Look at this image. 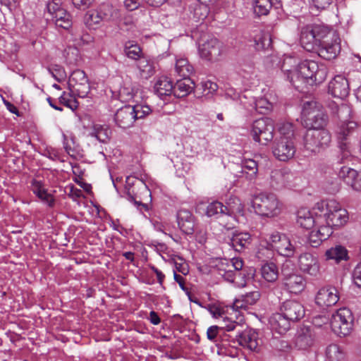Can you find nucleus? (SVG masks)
<instances>
[{
	"instance_id": "1",
	"label": "nucleus",
	"mask_w": 361,
	"mask_h": 361,
	"mask_svg": "<svg viewBox=\"0 0 361 361\" xmlns=\"http://www.w3.org/2000/svg\"><path fill=\"white\" fill-rule=\"evenodd\" d=\"M313 212L320 216L322 224L329 226L331 231L343 226L349 219L348 211L334 199L317 202L313 207Z\"/></svg>"
},
{
	"instance_id": "2",
	"label": "nucleus",
	"mask_w": 361,
	"mask_h": 361,
	"mask_svg": "<svg viewBox=\"0 0 361 361\" xmlns=\"http://www.w3.org/2000/svg\"><path fill=\"white\" fill-rule=\"evenodd\" d=\"M327 74L328 68L325 64L307 59L298 64L295 80L300 86L302 82L313 86L322 83Z\"/></svg>"
},
{
	"instance_id": "3",
	"label": "nucleus",
	"mask_w": 361,
	"mask_h": 361,
	"mask_svg": "<svg viewBox=\"0 0 361 361\" xmlns=\"http://www.w3.org/2000/svg\"><path fill=\"white\" fill-rule=\"evenodd\" d=\"M252 207L257 214L267 218L279 216L283 209V204L276 195L267 192L255 196Z\"/></svg>"
},
{
	"instance_id": "4",
	"label": "nucleus",
	"mask_w": 361,
	"mask_h": 361,
	"mask_svg": "<svg viewBox=\"0 0 361 361\" xmlns=\"http://www.w3.org/2000/svg\"><path fill=\"white\" fill-rule=\"evenodd\" d=\"M302 120L306 128L324 129L328 122V116L319 103L312 100L303 104Z\"/></svg>"
},
{
	"instance_id": "5",
	"label": "nucleus",
	"mask_w": 361,
	"mask_h": 361,
	"mask_svg": "<svg viewBox=\"0 0 361 361\" xmlns=\"http://www.w3.org/2000/svg\"><path fill=\"white\" fill-rule=\"evenodd\" d=\"M331 140V134L326 129H308L303 138V145L307 152L316 154L327 148Z\"/></svg>"
},
{
	"instance_id": "6",
	"label": "nucleus",
	"mask_w": 361,
	"mask_h": 361,
	"mask_svg": "<svg viewBox=\"0 0 361 361\" xmlns=\"http://www.w3.org/2000/svg\"><path fill=\"white\" fill-rule=\"evenodd\" d=\"M330 324L332 331L340 337L349 335L354 326V317L347 307L338 309L332 314Z\"/></svg>"
},
{
	"instance_id": "7",
	"label": "nucleus",
	"mask_w": 361,
	"mask_h": 361,
	"mask_svg": "<svg viewBox=\"0 0 361 361\" xmlns=\"http://www.w3.org/2000/svg\"><path fill=\"white\" fill-rule=\"evenodd\" d=\"M315 52L326 60L335 59L341 51V39L338 33L327 28Z\"/></svg>"
},
{
	"instance_id": "8",
	"label": "nucleus",
	"mask_w": 361,
	"mask_h": 361,
	"mask_svg": "<svg viewBox=\"0 0 361 361\" xmlns=\"http://www.w3.org/2000/svg\"><path fill=\"white\" fill-rule=\"evenodd\" d=\"M274 130V125L271 119L262 118L252 123L250 135L255 142L267 145L273 140Z\"/></svg>"
},
{
	"instance_id": "9",
	"label": "nucleus",
	"mask_w": 361,
	"mask_h": 361,
	"mask_svg": "<svg viewBox=\"0 0 361 361\" xmlns=\"http://www.w3.org/2000/svg\"><path fill=\"white\" fill-rule=\"evenodd\" d=\"M327 28L322 25H308L303 27L300 39L301 46L307 51L315 52L323 36L326 33Z\"/></svg>"
},
{
	"instance_id": "10",
	"label": "nucleus",
	"mask_w": 361,
	"mask_h": 361,
	"mask_svg": "<svg viewBox=\"0 0 361 361\" xmlns=\"http://www.w3.org/2000/svg\"><path fill=\"white\" fill-rule=\"evenodd\" d=\"M68 84L71 93L74 97L84 98L90 92V86L88 78L85 73L80 69H76L72 72Z\"/></svg>"
},
{
	"instance_id": "11",
	"label": "nucleus",
	"mask_w": 361,
	"mask_h": 361,
	"mask_svg": "<svg viewBox=\"0 0 361 361\" xmlns=\"http://www.w3.org/2000/svg\"><path fill=\"white\" fill-rule=\"evenodd\" d=\"M243 267V261L239 257H233L231 259H219L215 264L218 274L228 282L234 281L236 273L240 271Z\"/></svg>"
},
{
	"instance_id": "12",
	"label": "nucleus",
	"mask_w": 361,
	"mask_h": 361,
	"mask_svg": "<svg viewBox=\"0 0 361 361\" xmlns=\"http://www.w3.org/2000/svg\"><path fill=\"white\" fill-rule=\"evenodd\" d=\"M268 240L269 245L280 255L287 257L293 256L295 247L285 234L276 231H273L269 235Z\"/></svg>"
},
{
	"instance_id": "13",
	"label": "nucleus",
	"mask_w": 361,
	"mask_h": 361,
	"mask_svg": "<svg viewBox=\"0 0 361 361\" xmlns=\"http://www.w3.org/2000/svg\"><path fill=\"white\" fill-rule=\"evenodd\" d=\"M271 149L274 156L281 161L291 159L296 152L295 141L280 138L275 139Z\"/></svg>"
},
{
	"instance_id": "14",
	"label": "nucleus",
	"mask_w": 361,
	"mask_h": 361,
	"mask_svg": "<svg viewBox=\"0 0 361 361\" xmlns=\"http://www.w3.org/2000/svg\"><path fill=\"white\" fill-rule=\"evenodd\" d=\"M337 115L340 119L338 125L337 133L339 135V139L345 140L347 136L356 128L355 122L350 121V109L346 104H342L338 106Z\"/></svg>"
},
{
	"instance_id": "15",
	"label": "nucleus",
	"mask_w": 361,
	"mask_h": 361,
	"mask_svg": "<svg viewBox=\"0 0 361 361\" xmlns=\"http://www.w3.org/2000/svg\"><path fill=\"white\" fill-rule=\"evenodd\" d=\"M298 265L302 273L310 276L318 277L321 274L318 258L310 252H304L298 257Z\"/></svg>"
},
{
	"instance_id": "16",
	"label": "nucleus",
	"mask_w": 361,
	"mask_h": 361,
	"mask_svg": "<svg viewBox=\"0 0 361 361\" xmlns=\"http://www.w3.org/2000/svg\"><path fill=\"white\" fill-rule=\"evenodd\" d=\"M307 281L304 276L297 272L283 274V287L287 292L298 295L306 288Z\"/></svg>"
},
{
	"instance_id": "17",
	"label": "nucleus",
	"mask_w": 361,
	"mask_h": 361,
	"mask_svg": "<svg viewBox=\"0 0 361 361\" xmlns=\"http://www.w3.org/2000/svg\"><path fill=\"white\" fill-rule=\"evenodd\" d=\"M338 300V291L336 288L331 286L321 288L315 296V303L323 309L335 305Z\"/></svg>"
},
{
	"instance_id": "18",
	"label": "nucleus",
	"mask_w": 361,
	"mask_h": 361,
	"mask_svg": "<svg viewBox=\"0 0 361 361\" xmlns=\"http://www.w3.org/2000/svg\"><path fill=\"white\" fill-rule=\"evenodd\" d=\"M200 56L207 61L217 60L222 53V44L214 37H212L199 46Z\"/></svg>"
},
{
	"instance_id": "19",
	"label": "nucleus",
	"mask_w": 361,
	"mask_h": 361,
	"mask_svg": "<svg viewBox=\"0 0 361 361\" xmlns=\"http://www.w3.org/2000/svg\"><path fill=\"white\" fill-rule=\"evenodd\" d=\"M281 313L290 322H296L305 315L303 305L295 300H287L281 306Z\"/></svg>"
},
{
	"instance_id": "20",
	"label": "nucleus",
	"mask_w": 361,
	"mask_h": 361,
	"mask_svg": "<svg viewBox=\"0 0 361 361\" xmlns=\"http://www.w3.org/2000/svg\"><path fill=\"white\" fill-rule=\"evenodd\" d=\"M338 176L353 190L361 192V170L357 171L348 166H343Z\"/></svg>"
},
{
	"instance_id": "21",
	"label": "nucleus",
	"mask_w": 361,
	"mask_h": 361,
	"mask_svg": "<svg viewBox=\"0 0 361 361\" xmlns=\"http://www.w3.org/2000/svg\"><path fill=\"white\" fill-rule=\"evenodd\" d=\"M328 90L334 97L344 99L350 90L348 81L344 76L337 75L329 82Z\"/></svg>"
},
{
	"instance_id": "22",
	"label": "nucleus",
	"mask_w": 361,
	"mask_h": 361,
	"mask_svg": "<svg viewBox=\"0 0 361 361\" xmlns=\"http://www.w3.org/2000/svg\"><path fill=\"white\" fill-rule=\"evenodd\" d=\"M114 120L120 128L132 127L135 121V105H126L119 109L115 114Z\"/></svg>"
},
{
	"instance_id": "23",
	"label": "nucleus",
	"mask_w": 361,
	"mask_h": 361,
	"mask_svg": "<svg viewBox=\"0 0 361 361\" xmlns=\"http://www.w3.org/2000/svg\"><path fill=\"white\" fill-rule=\"evenodd\" d=\"M137 51V77L147 80L155 73L154 62L144 56L140 48Z\"/></svg>"
},
{
	"instance_id": "24",
	"label": "nucleus",
	"mask_w": 361,
	"mask_h": 361,
	"mask_svg": "<svg viewBox=\"0 0 361 361\" xmlns=\"http://www.w3.org/2000/svg\"><path fill=\"white\" fill-rule=\"evenodd\" d=\"M296 221L300 227L305 229H310L322 224L320 216L314 214V216L312 212L307 208L298 209Z\"/></svg>"
},
{
	"instance_id": "25",
	"label": "nucleus",
	"mask_w": 361,
	"mask_h": 361,
	"mask_svg": "<svg viewBox=\"0 0 361 361\" xmlns=\"http://www.w3.org/2000/svg\"><path fill=\"white\" fill-rule=\"evenodd\" d=\"M300 63L297 58L291 56H286L281 65V70L287 75V78L295 89L300 90V85L296 79V69Z\"/></svg>"
},
{
	"instance_id": "26",
	"label": "nucleus",
	"mask_w": 361,
	"mask_h": 361,
	"mask_svg": "<svg viewBox=\"0 0 361 361\" xmlns=\"http://www.w3.org/2000/svg\"><path fill=\"white\" fill-rule=\"evenodd\" d=\"M333 233L329 226H324V224H321L314 227L310 232L309 235V243L313 247H319L321 243L327 240Z\"/></svg>"
},
{
	"instance_id": "27",
	"label": "nucleus",
	"mask_w": 361,
	"mask_h": 361,
	"mask_svg": "<svg viewBox=\"0 0 361 361\" xmlns=\"http://www.w3.org/2000/svg\"><path fill=\"white\" fill-rule=\"evenodd\" d=\"M292 174L286 169H274L271 173V185L276 190L282 189L289 185Z\"/></svg>"
},
{
	"instance_id": "28",
	"label": "nucleus",
	"mask_w": 361,
	"mask_h": 361,
	"mask_svg": "<svg viewBox=\"0 0 361 361\" xmlns=\"http://www.w3.org/2000/svg\"><path fill=\"white\" fill-rule=\"evenodd\" d=\"M260 298L258 291H253L236 298L233 304V309L236 311L248 310L250 307L255 305Z\"/></svg>"
},
{
	"instance_id": "29",
	"label": "nucleus",
	"mask_w": 361,
	"mask_h": 361,
	"mask_svg": "<svg viewBox=\"0 0 361 361\" xmlns=\"http://www.w3.org/2000/svg\"><path fill=\"white\" fill-rule=\"evenodd\" d=\"M177 221L180 229L185 234H192L194 231L195 220L192 213L187 209H180L177 214Z\"/></svg>"
},
{
	"instance_id": "30",
	"label": "nucleus",
	"mask_w": 361,
	"mask_h": 361,
	"mask_svg": "<svg viewBox=\"0 0 361 361\" xmlns=\"http://www.w3.org/2000/svg\"><path fill=\"white\" fill-rule=\"evenodd\" d=\"M269 322L271 330L279 334L286 333L290 327V321L282 313L273 314Z\"/></svg>"
},
{
	"instance_id": "31",
	"label": "nucleus",
	"mask_w": 361,
	"mask_h": 361,
	"mask_svg": "<svg viewBox=\"0 0 361 361\" xmlns=\"http://www.w3.org/2000/svg\"><path fill=\"white\" fill-rule=\"evenodd\" d=\"M224 207L226 209L225 210L226 215L234 216L235 219L244 216V205L241 200L235 196H231L226 200Z\"/></svg>"
},
{
	"instance_id": "32",
	"label": "nucleus",
	"mask_w": 361,
	"mask_h": 361,
	"mask_svg": "<svg viewBox=\"0 0 361 361\" xmlns=\"http://www.w3.org/2000/svg\"><path fill=\"white\" fill-rule=\"evenodd\" d=\"M154 89L160 98L170 96L173 92V81L167 76H161L157 79Z\"/></svg>"
},
{
	"instance_id": "33",
	"label": "nucleus",
	"mask_w": 361,
	"mask_h": 361,
	"mask_svg": "<svg viewBox=\"0 0 361 361\" xmlns=\"http://www.w3.org/2000/svg\"><path fill=\"white\" fill-rule=\"evenodd\" d=\"M238 341L240 345L255 350L259 345L258 334L253 329L245 330L240 335Z\"/></svg>"
},
{
	"instance_id": "34",
	"label": "nucleus",
	"mask_w": 361,
	"mask_h": 361,
	"mask_svg": "<svg viewBox=\"0 0 361 361\" xmlns=\"http://www.w3.org/2000/svg\"><path fill=\"white\" fill-rule=\"evenodd\" d=\"M324 257L326 261H333L338 264L341 261L348 259V250L345 247L336 245L326 250Z\"/></svg>"
},
{
	"instance_id": "35",
	"label": "nucleus",
	"mask_w": 361,
	"mask_h": 361,
	"mask_svg": "<svg viewBox=\"0 0 361 361\" xmlns=\"http://www.w3.org/2000/svg\"><path fill=\"white\" fill-rule=\"evenodd\" d=\"M194 88V83L190 77H183V79L177 80L173 85V92L175 97L180 98L190 94Z\"/></svg>"
},
{
	"instance_id": "36",
	"label": "nucleus",
	"mask_w": 361,
	"mask_h": 361,
	"mask_svg": "<svg viewBox=\"0 0 361 361\" xmlns=\"http://www.w3.org/2000/svg\"><path fill=\"white\" fill-rule=\"evenodd\" d=\"M231 242L235 251L241 252L251 244L252 238L249 233H235L231 239Z\"/></svg>"
},
{
	"instance_id": "37",
	"label": "nucleus",
	"mask_w": 361,
	"mask_h": 361,
	"mask_svg": "<svg viewBox=\"0 0 361 361\" xmlns=\"http://www.w3.org/2000/svg\"><path fill=\"white\" fill-rule=\"evenodd\" d=\"M235 326L236 322L233 321L225 326H211L207 330V338L214 343H217L218 338L222 336V333L224 330L227 331H233L235 329Z\"/></svg>"
},
{
	"instance_id": "38",
	"label": "nucleus",
	"mask_w": 361,
	"mask_h": 361,
	"mask_svg": "<svg viewBox=\"0 0 361 361\" xmlns=\"http://www.w3.org/2000/svg\"><path fill=\"white\" fill-rule=\"evenodd\" d=\"M279 4L278 0H254V12L257 16H266L272 6Z\"/></svg>"
},
{
	"instance_id": "39",
	"label": "nucleus",
	"mask_w": 361,
	"mask_h": 361,
	"mask_svg": "<svg viewBox=\"0 0 361 361\" xmlns=\"http://www.w3.org/2000/svg\"><path fill=\"white\" fill-rule=\"evenodd\" d=\"M261 275L267 282H275L279 277V269L276 264L268 262L261 267Z\"/></svg>"
},
{
	"instance_id": "40",
	"label": "nucleus",
	"mask_w": 361,
	"mask_h": 361,
	"mask_svg": "<svg viewBox=\"0 0 361 361\" xmlns=\"http://www.w3.org/2000/svg\"><path fill=\"white\" fill-rule=\"evenodd\" d=\"M326 357L329 361H343L345 353L342 347L336 343H331L326 347Z\"/></svg>"
},
{
	"instance_id": "41",
	"label": "nucleus",
	"mask_w": 361,
	"mask_h": 361,
	"mask_svg": "<svg viewBox=\"0 0 361 361\" xmlns=\"http://www.w3.org/2000/svg\"><path fill=\"white\" fill-rule=\"evenodd\" d=\"M52 20L54 21V23L57 27H62L66 30H68L72 26L71 16L64 8L63 10L58 11V13L52 17Z\"/></svg>"
},
{
	"instance_id": "42",
	"label": "nucleus",
	"mask_w": 361,
	"mask_h": 361,
	"mask_svg": "<svg viewBox=\"0 0 361 361\" xmlns=\"http://www.w3.org/2000/svg\"><path fill=\"white\" fill-rule=\"evenodd\" d=\"M33 192L44 202L52 207L54 204V198L48 193L46 190L42 188L41 183L37 180L32 182Z\"/></svg>"
},
{
	"instance_id": "43",
	"label": "nucleus",
	"mask_w": 361,
	"mask_h": 361,
	"mask_svg": "<svg viewBox=\"0 0 361 361\" xmlns=\"http://www.w3.org/2000/svg\"><path fill=\"white\" fill-rule=\"evenodd\" d=\"M241 166L242 173L245 174L247 179L252 180L256 178L258 172V165L254 159H244L242 161Z\"/></svg>"
},
{
	"instance_id": "44",
	"label": "nucleus",
	"mask_w": 361,
	"mask_h": 361,
	"mask_svg": "<svg viewBox=\"0 0 361 361\" xmlns=\"http://www.w3.org/2000/svg\"><path fill=\"white\" fill-rule=\"evenodd\" d=\"M194 68L187 59L180 58L176 60V71L180 77H190Z\"/></svg>"
},
{
	"instance_id": "45",
	"label": "nucleus",
	"mask_w": 361,
	"mask_h": 361,
	"mask_svg": "<svg viewBox=\"0 0 361 361\" xmlns=\"http://www.w3.org/2000/svg\"><path fill=\"white\" fill-rule=\"evenodd\" d=\"M141 182L142 185L139 190H142V193L145 195V198L141 199L140 201H137V209L148 212L149 209V204L152 202L151 192L149 189L147 188L146 185L142 181Z\"/></svg>"
},
{
	"instance_id": "46",
	"label": "nucleus",
	"mask_w": 361,
	"mask_h": 361,
	"mask_svg": "<svg viewBox=\"0 0 361 361\" xmlns=\"http://www.w3.org/2000/svg\"><path fill=\"white\" fill-rule=\"evenodd\" d=\"M111 130L107 126L95 125L92 135L94 136L99 142H106L109 140Z\"/></svg>"
},
{
	"instance_id": "47",
	"label": "nucleus",
	"mask_w": 361,
	"mask_h": 361,
	"mask_svg": "<svg viewBox=\"0 0 361 361\" xmlns=\"http://www.w3.org/2000/svg\"><path fill=\"white\" fill-rule=\"evenodd\" d=\"M255 49L258 51L264 50L271 45V35L268 32H261L255 37Z\"/></svg>"
},
{
	"instance_id": "48",
	"label": "nucleus",
	"mask_w": 361,
	"mask_h": 361,
	"mask_svg": "<svg viewBox=\"0 0 361 361\" xmlns=\"http://www.w3.org/2000/svg\"><path fill=\"white\" fill-rule=\"evenodd\" d=\"M314 342V337L310 331L307 329L299 334L295 340V345L300 349H306L310 347Z\"/></svg>"
},
{
	"instance_id": "49",
	"label": "nucleus",
	"mask_w": 361,
	"mask_h": 361,
	"mask_svg": "<svg viewBox=\"0 0 361 361\" xmlns=\"http://www.w3.org/2000/svg\"><path fill=\"white\" fill-rule=\"evenodd\" d=\"M102 21V18L99 16L98 10H90L84 16L85 24L90 29H94V26L99 25Z\"/></svg>"
},
{
	"instance_id": "50",
	"label": "nucleus",
	"mask_w": 361,
	"mask_h": 361,
	"mask_svg": "<svg viewBox=\"0 0 361 361\" xmlns=\"http://www.w3.org/2000/svg\"><path fill=\"white\" fill-rule=\"evenodd\" d=\"M224 204L219 201H214L209 203L206 207V215L212 217L218 214H225Z\"/></svg>"
},
{
	"instance_id": "51",
	"label": "nucleus",
	"mask_w": 361,
	"mask_h": 361,
	"mask_svg": "<svg viewBox=\"0 0 361 361\" xmlns=\"http://www.w3.org/2000/svg\"><path fill=\"white\" fill-rule=\"evenodd\" d=\"M135 176L130 175L126 177L124 187V192L128 196L130 201L135 204Z\"/></svg>"
},
{
	"instance_id": "52",
	"label": "nucleus",
	"mask_w": 361,
	"mask_h": 361,
	"mask_svg": "<svg viewBox=\"0 0 361 361\" xmlns=\"http://www.w3.org/2000/svg\"><path fill=\"white\" fill-rule=\"evenodd\" d=\"M209 7L204 3L195 5L193 11V18L196 21L204 20L209 13Z\"/></svg>"
},
{
	"instance_id": "53",
	"label": "nucleus",
	"mask_w": 361,
	"mask_h": 361,
	"mask_svg": "<svg viewBox=\"0 0 361 361\" xmlns=\"http://www.w3.org/2000/svg\"><path fill=\"white\" fill-rule=\"evenodd\" d=\"M280 139L292 140L295 141V130L292 123H285L281 124L279 129Z\"/></svg>"
},
{
	"instance_id": "54",
	"label": "nucleus",
	"mask_w": 361,
	"mask_h": 361,
	"mask_svg": "<svg viewBox=\"0 0 361 361\" xmlns=\"http://www.w3.org/2000/svg\"><path fill=\"white\" fill-rule=\"evenodd\" d=\"M74 95L71 93L66 94L65 92L63 94L59 97V103L63 104V106L71 109V110H75L78 106V102L73 98Z\"/></svg>"
},
{
	"instance_id": "55",
	"label": "nucleus",
	"mask_w": 361,
	"mask_h": 361,
	"mask_svg": "<svg viewBox=\"0 0 361 361\" xmlns=\"http://www.w3.org/2000/svg\"><path fill=\"white\" fill-rule=\"evenodd\" d=\"M256 111L261 114H266L272 109V104L264 97L259 98L255 102Z\"/></svg>"
},
{
	"instance_id": "56",
	"label": "nucleus",
	"mask_w": 361,
	"mask_h": 361,
	"mask_svg": "<svg viewBox=\"0 0 361 361\" xmlns=\"http://www.w3.org/2000/svg\"><path fill=\"white\" fill-rule=\"evenodd\" d=\"M47 8L51 18L58 13V11L63 10L61 0H51L47 4Z\"/></svg>"
},
{
	"instance_id": "57",
	"label": "nucleus",
	"mask_w": 361,
	"mask_h": 361,
	"mask_svg": "<svg viewBox=\"0 0 361 361\" xmlns=\"http://www.w3.org/2000/svg\"><path fill=\"white\" fill-rule=\"evenodd\" d=\"M308 2L312 9L320 11L327 8L331 4V0H308Z\"/></svg>"
},
{
	"instance_id": "58",
	"label": "nucleus",
	"mask_w": 361,
	"mask_h": 361,
	"mask_svg": "<svg viewBox=\"0 0 361 361\" xmlns=\"http://www.w3.org/2000/svg\"><path fill=\"white\" fill-rule=\"evenodd\" d=\"M64 55L68 63H73L77 60L78 50L75 47H68L65 49Z\"/></svg>"
},
{
	"instance_id": "59",
	"label": "nucleus",
	"mask_w": 361,
	"mask_h": 361,
	"mask_svg": "<svg viewBox=\"0 0 361 361\" xmlns=\"http://www.w3.org/2000/svg\"><path fill=\"white\" fill-rule=\"evenodd\" d=\"M352 278L355 285L358 288H361V262L354 268Z\"/></svg>"
},
{
	"instance_id": "60",
	"label": "nucleus",
	"mask_w": 361,
	"mask_h": 361,
	"mask_svg": "<svg viewBox=\"0 0 361 361\" xmlns=\"http://www.w3.org/2000/svg\"><path fill=\"white\" fill-rule=\"evenodd\" d=\"M201 85L203 92H205L206 94H212L213 92H216L218 89L217 84L210 80L201 82Z\"/></svg>"
},
{
	"instance_id": "61",
	"label": "nucleus",
	"mask_w": 361,
	"mask_h": 361,
	"mask_svg": "<svg viewBox=\"0 0 361 361\" xmlns=\"http://www.w3.org/2000/svg\"><path fill=\"white\" fill-rule=\"evenodd\" d=\"M125 54L130 59H135V44L133 41H128L124 46Z\"/></svg>"
},
{
	"instance_id": "62",
	"label": "nucleus",
	"mask_w": 361,
	"mask_h": 361,
	"mask_svg": "<svg viewBox=\"0 0 361 361\" xmlns=\"http://www.w3.org/2000/svg\"><path fill=\"white\" fill-rule=\"evenodd\" d=\"M152 112L150 107L148 105L137 104V120L143 118Z\"/></svg>"
},
{
	"instance_id": "63",
	"label": "nucleus",
	"mask_w": 361,
	"mask_h": 361,
	"mask_svg": "<svg viewBox=\"0 0 361 361\" xmlns=\"http://www.w3.org/2000/svg\"><path fill=\"white\" fill-rule=\"evenodd\" d=\"M94 0H72L74 6L80 10H86L92 6Z\"/></svg>"
},
{
	"instance_id": "64",
	"label": "nucleus",
	"mask_w": 361,
	"mask_h": 361,
	"mask_svg": "<svg viewBox=\"0 0 361 361\" xmlns=\"http://www.w3.org/2000/svg\"><path fill=\"white\" fill-rule=\"evenodd\" d=\"M207 235L208 233L206 229L200 228L195 233V240L198 243L204 245L207 242Z\"/></svg>"
}]
</instances>
